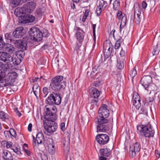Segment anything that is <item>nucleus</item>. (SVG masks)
<instances>
[{
	"label": "nucleus",
	"instance_id": "f257e3e1",
	"mask_svg": "<svg viewBox=\"0 0 160 160\" xmlns=\"http://www.w3.org/2000/svg\"><path fill=\"white\" fill-rule=\"evenodd\" d=\"M98 115L94 119V122L98 125L97 127V132H105L109 129L108 119L110 115L109 111L108 109L107 105L105 104H102L98 111Z\"/></svg>",
	"mask_w": 160,
	"mask_h": 160
},
{
	"label": "nucleus",
	"instance_id": "f03ea898",
	"mask_svg": "<svg viewBox=\"0 0 160 160\" xmlns=\"http://www.w3.org/2000/svg\"><path fill=\"white\" fill-rule=\"evenodd\" d=\"M63 77L62 76H57L52 78L50 85V88L55 92H58L65 88V82H62Z\"/></svg>",
	"mask_w": 160,
	"mask_h": 160
},
{
	"label": "nucleus",
	"instance_id": "7ed1b4c3",
	"mask_svg": "<svg viewBox=\"0 0 160 160\" xmlns=\"http://www.w3.org/2000/svg\"><path fill=\"white\" fill-rule=\"evenodd\" d=\"M44 111L43 116L45 119L44 121H48L56 119V114L57 109L56 106L46 105L44 109Z\"/></svg>",
	"mask_w": 160,
	"mask_h": 160
},
{
	"label": "nucleus",
	"instance_id": "20e7f679",
	"mask_svg": "<svg viewBox=\"0 0 160 160\" xmlns=\"http://www.w3.org/2000/svg\"><path fill=\"white\" fill-rule=\"evenodd\" d=\"M138 133L145 137H153L154 134V131L152 129L151 124L138 125L137 126Z\"/></svg>",
	"mask_w": 160,
	"mask_h": 160
},
{
	"label": "nucleus",
	"instance_id": "39448f33",
	"mask_svg": "<svg viewBox=\"0 0 160 160\" xmlns=\"http://www.w3.org/2000/svg\"><path fill=\"white\" fill-rule=\"evenodd\" d=\"M61 94L53 92L47 98L45 102L47 105L54 106V105H60L61 103Z\"/></svg>",
	"mask_w": 160,
	"mask_h": 160
},
{
	"label": "nucleus",
	"instance_id": "423d86ee",
	"mask_svg": "<svg viewBox=\"0 0 160 160\" xmlns=\"http://www.w3.org/2000/svg\"><path fill=\"white\" fill-rule=\"evenodd\" d=\"M55 120L43 122L44 128L50 135L55 131L58 128L57 123L55 122Z\"/></svg>",
	"mask_w": 160,
	"mask_h": 160
},
{
	"label": "nucleus",
	"instance_id": "0eeeda50",
	"mask_svg": "<svg viewBox=\"0 0 160 160\" xmlns=\"http://www.w3.org/2000/svg\"><path fill=\"white\" fill-rule=\"evenodd\" d=\"M31 39L36 42L41 41V31L38 28L33 27L31 28L29 32Z\"/></svg>",
	"mask_w": 160,
	"mask_h": 160
},
{
	"label": "nucleus",
	"instance_id": "6e6552de",
	"mask_svg": "<svg viewBox=\"0 0 160 160\" xmlns=\"http://www.w3.org/2000/svg\"><path fill=\"white\" fill-rule=\"evenodd\" d=\"M12 57L8 53L5 52H0V60L6 62L7 64L5 65L6 69L12 67V65L11 63L8 64L12 62Z\"/></svg>",
	"mask_w": 160,
	"mask_h": 160
},
{
	"label": "nucleus",
	"instance_id": "1a4fd4ad",
	"mask_svg": "<svg viewBox=\"0 0 160 160\" xmlns=\"http://www.w3.org/2000/svg\"><path fill=\"white\" fill-rule=\"evenodd\" d=\"M97 7L95 12L97 16H99L103 11L108 6L107 1L103 0H98L97 2Z\"/></svg>",
	"mask_w": 160,
	"mask_h": 160
},
{
	"label": "nucleus",
	"instance_id": "9d476101",
	"mask_svg": "<svg viewBox=\"0 0 160 160\" xmlns=\"http://www.w3.org/2000/svg\"><path fill=\"white\" fill-rule=\"evenodd\" d=\"M12 43L16 48L22 51V53H23V56H24V52L23 51L26 49L27 45V42L22 40H13Z\"/></svg>",
	"mask_w": 160,
	"mask_h": 160
},
{
	"label": "nucleus",
	"instance_id": "9b49d317",
	"mask_svg": "<svg viewBox=\"0 0 160 160\" xmlns=\"http://www.w3.org/2000/svg\"><path fill=\"white\" fill-rule=\"evenodd\" d=\"M141 145L139 142H136L130 147L129 156L131 158H133L136 155V153H138L140 150Z\"/></svg>",
	"mask_w": 160,
	"mask_h": 160
},
{
	"label": "nucleus",
	"instance_id": "f8f14e48",
	"mask_svg": "<svg viewBox=\"0 0 160 160\" xmlns=\"http://www.w3.org/2000/svg\"><path fill=\"white\" fill-rule=\"evenodd\" d=\"M97 142L100 145H104L107 143L109 140V136L106 134H98L96 137Z\"/></svg>",
	"mask_w": 160,
	"mask_h": 160
},
{
	"label": "nucleus",
	"instance_id": "ddd939ff",
	"mask_svg": "<svg viewBox=\"0 0 160 160\" xmlns=\"http://www.w3.org/2000/svg\"><path fill=\"white\" fill-rule=\"evenodd\" d=\"M152 82V78L151 76L150 75H146L142 78L140 81V83L146 90H148L147 88Z\"/></svg>",
	"mask_w": 160,
	"mask_h": 160
},
{
	"label": "nucleus",
	"instance_id": "4468645a",
	"mask_svg": "<svg viewBox=\"0 0 160 160\" xmlns=\"http://www.w3.org/2000/svg\"><path fill=\"white\" fill-rule=\"evenodd\" d=\"M36 3L34 2H30L23 5V7L27 13H32L35 9L36 7Z\"/></svg>",
	"mask_w": 160,
	"mask_h": 160
},
{
	"label": "nucleus",
	"instance_id": "2eb2a0df",
	"mask_svg": "<svg viewBox=\"0 0 160 160\" xmlns=\"http://www.w3.org/2000/svg\"><path fill=\"white\" fill-rule=\"evenodd\" d=\"M14 13L17 17L21 18V21L23 17H25V15L27 14L23 6L21 8L18 7L16 8L14 11Z\"/></svg>",
	"mask_w": 160,
	"mask_h": 160
},
{
	"label": "nucleus",
	"instance_id": "dca6fc26",
	"mask_svg": "<svg viewBox=\"0 0 160 160\" xmlns=\"http://www.w3.org/2000/svg\"><path fill=\"white\" fill-rule=\"evenodd\" d=\"M24 28L22 27L17 28L12 33L13 36L16 38H21L25 34Z\"/></svg>",
	"mask_w": 160,
	"mask_h": 160
},
{
	"label": "nucleus",
	"instance_id": "f3484780",
	"mask_svg": "<svg viewBox=\"0 0 160 160\" xmlns=\"http://www.w3.org/2000/svg\"><path fill=\"white\" fill-rule=\"evenodd\" d=\"M140 97L138 94L133 95L132 97L133 105L137 109H139L141 106Z\"/></svg>",
	"mask_w": 160,
	"mask_h": 160
},
{
	"label": "nucleus",
	"instance_id": "a211bd4d",
	"mask_svg": "<svg viewBox=\"0 0 160 160\" xmlns=\"http://www.w3.org/2000/svg\"><path fill=\"white\" fill-rule=\"evenodd\" d=\"M33 143L35 145L37 143L38 144L42 143L44 141V137L43 134L41 132L38 133L36 135V138L33 136Z\"/></svg>",
	"mask_w": 160,
	"mask_h": 160
},
{
	"label": "nucleus",
	"instance_id": "6ab92c4d",
	"mask_svg": "<svg viewBox=\"0 0 160 160\" xmlns=\"http://www.w3.org/2000/svg\"><path fill=\"white\" fill-rule=\"evenodd\" d=\"M35 19V17L32 15L27 14L25 15V17L21 21V22L23 23H27L33 22Z\"/></svg>",
	"mask_w": 160,
	"mask_h": 160
},
{
	"label": "nucleus",
	"instance_id": "aec40b11",
	"mask_svg": "<svg viewBox=\"0 0 160 160\" xmlns=\"http://www.w3.org/2000/svg\"><path fill=\"white\" fill-rule=\"evenodd\" d=\"M70 138L68 139L67 141H65L63 143V154L65 157H67L68 155L70 149Z\"/></svg>",
	"mask_w": 160,
	"mask_h": 160
},
{
	"label": "nucleus",
	"instance_id": "412c9836",
	"mask_svg": "<svg viewBox=\"0 0 160 160\" xmlns=\"http://www.w3.org/2000/svg\"><path fill=\"white\" fill-rule=\"evenodd\" d=\"M2 156L3 160H13V157L12 154L7 150H3Z\"/></svg>",
	"mask_w": 160,
	"mask_h": 160
},
{
	"label": "nucleus",
	"instance_id": "4be33fe9",
	"mask_svg": "<svg viewBox=\"0 0 160 160\" xmlns=\"http://www.w3.org/2000/svg\"><path fill=\"white\" fill-rule=\"evenodd\" d=\"M23 56H24L21 55V54H17L14 58H13L12 57V62L15 65H18L21 63L23 58Z\"/></svg>",
	"mask_w": 160,
	"mask_h": 160
},
{
	"label": "nucleus",
	"instance_id": "5701e85b",
	"mask_svg": "<svg viewBox=\"0 0 160 160\" xmlns=\"http://www.w3.org/2000/svg\"><path fill=\"white\" fill-rule=\"evenodd\" d=\"M15 49L13 45L8 43H5L2 48V49H4L5 51L8 52L9 54L13 53Z\"/></svg>",
	"mask_w": 160,
	"mask_h": 160
},
{
	"label": "nucleus",
	"instance_id": "b1692460",
	"mask_svg": "<svg viewBox=\"0 0 160 160\" xmlns=\"http://www.w3.org/2000/svg\"><path fill=\"white\" fill-rule=\"evenodd\" d=\"M99 153L101 156L108 157L111 155L112 152L110 149L106 148L100 149Z\"/></svg>",
	"mask_w": 160,
	"mask_h": 160
},
{
	"label": "nucleus",
	"instance_id": "393cba45",
	"mask_svg": "<svg viewBox=\"0 0 160 160\" xmlns=\"http://www.w3.org/2000/svg\"><path fill=\"white\" fill-rule=\"evenodd\" d=\"M141 13V11L140 10H138V13L136 10H135L133 21L137 24H139L141 22V18H140Z\"/></svg>",
	"mask_w": 160,
	"mask_h": 160
},
{
	"label": "nucleus",
	"instance_id": "a878e982",
	"mask_svg": "<svg viewBox=\"0 0 160 160\" xmlns=\"http://www.w3.org/2000/svg\"><path fill=\"white\" fill-rule=\"evenodd\" d=\"M11 150H12L15 153L19 156L22 154L21 151L20 147L17 143H15L13 145L12 148Z\"/></svg>",
	"mask_w": 160,
	"mask_h": 160
},
{
	"label": "nucleus",
	"instance_id": "bb28decb",
	"mask_svg": "<svg viewBox=\"0 0 160 160\" xmlns=\"http://www.w3.org/2000/svg\"><path fill=\"white\" fill-rule=\"evenodd\" d=\"M10 118L8 114L2 110H0V119L2 121L5 122Z\"/></svg>",
	"mask_w": 160,
	"mask_h": 160
},
{
	"label": "nucleus",
	"instance_id": "cd10ccee",
	"mask_svg": "<svg viewBox=\"0 0 160 160\" xmlns=\"http://www.w3.org/2000/svg\"><path fill=\"white\" fill-rule=\"evenodd\" d=\"M84 33L82 32H76L75 36L78 42L82 43L84 37Z\"/></svg>",
	"mask_w": 160,
	"mask_h": 160
},
{
	"label": "nucleus",
	"instance_id": "c85d7f7f",
	"mask_svg": "<svg viewBox=\"0 0 160 160\" xmlns=\"http://www.w3.org/2000/svg\"><path fill=\"white\" fill-rule=\"evenodd\" d=\"M92 97L94 98H98L100 94V92L97 89L92 87L91 88Z\"/></svg>",
	"mask_w": 160,
	"mask_h": 160
},
{
	"label": "nucleus",
	"instance_id": "c756f323",
	"mask_svg": "<svg viewBox=\"0 0 160 160\" xmlns=\"http://www.w3.org/2000/svg\"><path fill=\"white\" fill-rule=\"evenodd\" d=\"M23 149L24 153L27 156L31 157L32 155V152L28 149V145L27 144L24 143L23 147Z\"/></svg>",
	"mask_w": 160,
	"mask_h": 160
},
{
	"label": "nucleus",
	"instance_id": "7c9ffc66",
	"mask_svg": "<svg viewBox=\"0 0 160 160\" xmlns=\"http://www.w3.org/2000/svg\"><path fill=\"white\" fill-rule=\"evenodd\" d=\"M8 75L12 81V83H13L15 82L16 79L17 77L18 74L16 72H13L8 73Z\"/></svg>",
	"mask_w": 160,
	"mask_h": 160
},
{
	"label": "nucleus",
	"instance_id": "2f4dec72",
	"mask_svg": "<svg viewBox=\"0 0 160 160\" xmlns=\"http://www.w3.org/2000/svg\"><path fill=\"white\" fill-rule=\"evenodd\" d=\"M3 83H4V87L10 86L11 85L12 81L8 75L6 76L4 79Z\"/></svg>",
	"mask_w": 160,
	"mask_h": 160
},
{
	"label": "nucleus",
	"instance_id": "473e14b6",
	"mask_svg": "<svg viewBox=\"0 0 160 160\" xmlns=\"http://www.w3.org/2000/svg\"><path fill=\"white\" fill-rule=\"evenodd\" d=\"M113 9L115 11L118 10L120 8L119 0H115L113 3Z\"/></svg>",
	"mask_w": 160,
	"mask_h": 160
},
{
	"label": "nucleus",
	"instance_id": "72a5a7b5",
	"mask_svg": "<svg viewBox=\"0 0 160 160\" xmlns=\"http://www.w3.org/2000/svg\"><path fill=\"white\" fill-rule=\"evenodd\" d=\"M124 60H121V59L119 58L117 59V68L120 70L122 69L124 67L123 61Z\"/></svg>",
	"mask_w": 160,
	"mask_h": 160
},
{
	"label": "nucleus",
	"instance_id": "f704fd0d",
	"mask_svg": "<svg viewBox=\"0 0 160 160\" xmlns=\"http://www.w3.org/2000/svg\"><path fill=\"white\" fill-rule=\"evenodd\" d=\"M137 74V72L136 70V67H135L131 70L130 72V76L132 82H133L134 78L136 75Z\"/></svg>",
	"mask_w": 160,
	"mask_h": 160
},
{
	"label": "nucleus",
	"instance_id": "c9c22d12",
	"mask_svg": "<svg viewBox=\"0 0 160 160\" xmlns=\"http://www.w3.org/2000/svg\"><path fill=\"white\" fill-rule=\"evenodd\" d=\"M127 17H124L121 20L120 26V30L121 32L122 29L126 25Z\"/></svg>",
	"mask_w": 160,
	"mask_h": 160
},
{
	"label": "nucleus",
	"instance_id": "e433bc0d",
	"mask_svg": "<svg viewBox=\"0 0 160 160\" xmlns=\"http://www.w3.org/2000/svg\"><path fill=\"white\" fill-rule=\"evenodd\" d=\"M98 68V67L96 66H95L92 68L90 74L91 78H96V75L98 73V72H97Z\"/></svg>",
	"mask_w": 160,
	"mask_h": 160
},
{
	"label": "nucleus",
	"instance_id": "4c0bfd02",
	"mask_svg": "<svg viewBox=\"0 0 160 160\" xmlns=\"http://www.w3.org/2000/svg\"><path fill=\"white\" fill-rule=\"evenodd\" d=\"M11 4L12 5L13 7H16L19 6L21 1V0H9Z\"/></svg>",
	"mask_w": 160,
	"mask_h": 160
},
{
	"label": "nucleus",
	"instance_id": "58836bf2",
	"mask_svg": "<svg viewBox=\"0 0 160 160\" xmlns=\"http://www.w3.org/2000/svg\"><path fill=\"white\" fill-rule=\"evenodd\" d=\"M112 48H111L109 49H107L105 50H103L105 56L107 58H108L112 53Z\"/></svg>",
	"mask_w": 160,
	"mask_h": 160
},
{
	"label": "nucleus",
	"instance_id": "ea45409f",
	"mask_svg": "<svg viewBox=\"0 0 160 160\" xmlns=\"http://www.w3.org/2000/svg\"><path fill=\"white\" fill-rule=\"evenodd\" d=\"M112 48V45L110 41H106L103 44V50L106 49H109L110 48Z\"/></svg>",
	"mask_w": 160,
	"mask_h": 160
},
{
	"label": "nucleus",
	"instance_id": "a19ab883",
	"mask_svg": "<svg viewBox=\"0 0 160 160\" xmlns=\"http://www.w3.org/2000/svg\"><path fill=\"white\" fill-rule=\"evenodd\" d=\"M49 34L48 33V31L45 29H43L42 31H41V40H42V38L44 37L47 38L49 36Z\"/></svg>",
	"mask_w": 160,
	"mask_h": 160
},
{
	"label": "nucleus",
	"instance_id": "79ce46f5",
	"mask_svg": "<svg viewBox=\"0 0 160 160\" xmlns=\"http://www.w3.org/2000/svg\"><path fill=\"white\" fill-rule=\"evenodd\" d=\"M2 144L4 145H6L7 148H10L12 149V143L11 142H8L6 141H4L2 142Z\"/></svg>",
	"mask_w": 160,
	"mask_h": 160
},
{
	"label": "nucleus",
	"instance_id": "37998d69",
	"mask_svg": "<svg viewBox=\"0 0 160 160\" xmlns=\"http://www.w3.org/2000/svg\"><path fill=\"white\" fill-rule=\"evenodd\" d=\"M123 41V40L122 39V38L120 37V38L116 42L115 45V48L116 49H118L119 48Z\"/></svg>",
	"mask_w": 160,
	"mask_h": 160
},
{
	"label": "nucleus",
	"instance_id": "c03bdc74",
	"mask_svg": "<svg viewBox=\"0 0 160 160\" xmlns=\"http://www.w3.org/2000/svg\"><path fill=\"white\" fill-rule=\"evenodd\" d=\"M159 51L160 48H159L158 45L157 44L153 48V50L152 52L153 55H158L159 53Z\"/></svg>",
	"mask_w": 160,
	"mask_h": 160
},
{
	"label": "nucleus",
	"instance_id": "a18cd8bd",
	"mask_svg": "<svg viewBox=\"0 0 160 160\" xmlns=\"http://www.w3.org/2000/svg\"><path fill=\"white\" fill-rule=\"evenodd\" d=\"M5 73L4 71H0V82L1 83H4V78L6 77Z\"/></svg>",
	"mask_w": 160,
	"mask_h": 160
},
{
	"label": "nucleus",
	"instance_id": "49530a36",
	"mask_svg": "<svg viewBox=\"0 0 160 160\" xmlns=\"http://www.w3.org/2000/svg\"><path fill=\"white\" fill-rule=\"evenodd\" d=\"M9 130L10 133V137L12 138V137H13L16 138L17 137V135L15 130L12 128H10Z\"/></svg>",
	"mask_w": 160,
	"mask_h": 160
},
{
	"label": "nucleus",
	"instance_id": "de8ad7c7",
	"mask_svg": "<svg viewBox=\"0 0 160 160\" xmlns=\"http://www.w3.org/2000/svg\"><path fill=\"white\" fill-rule=\"evenodd\" d=\"M154 98L153 96H150L147 98L145 100V103H149L152 102L154 101Z\"/></svg>",
	"mask_w": 160,
	"mask_h": 160
},
{
	"label": "nucleus",
	"instance_id": "09e8293b",
	"mask_svg": "<svg viewBox=\"0 0 160 160\" xmlns=\"http://www.w3.org/2000/svg\"><path fill=\"white\" fill-rule=\"evenodd\" d=\"M82 43L79 42H76L75 43V47L74 48V50L76 51L77 52L80 50V48L82 45Z\"/></svg>",
	"mask_w": 160,
	"mask_h": 160
},
{
	"label": "nucleus",
	"instance_id": "8fccbe9b",
	"mask_svg": "<svg viewBox=\"0 0 160 160\" xmlns=\"http://www.w3.org/2000/svg\"><path fill=\"white\" fill-rule=\"evenodd\" d=\"M117 16L118 19L119 20H121L124 17H127L126 16H123L122 12L119 10L118 11V12L117 14Z\"/></svg>",
	"mask_w": 160,
	"mask_h": 160
},
{
	"label": "nucleus",
	"instance_id": "3c124183",
	"mask_svg": "<svg viewBox=\"0 0 160 160\" xmlns=\"http://www.w3.org/2000/svg\"><path fill=\"white\" fill-rule=\"evenodd\" d=\"M125 51L123 50L122 49L121 50L120 52V57L119 58L121 59V60H124L125 59Z\"/></svg>",
	"mask_w": 160,
	"mask_h": 160
},
{
	"label": "nucleus",
	"instance_id": "603ef678",
	"mask_svg": "<svg viewBox=\"0 0 160 160\" xmlns=\"http://www.w3.org/2000/svg\"><path fill=\"white\" fill-rule=\"evenodd\" d=\"M5 43L2 37L0 36V51L2 49Z\"/></svg>",
	"mask_w": 160,
	"mask_h": 160
},
{
	"label": "nucleus",
	"instance_id": "864d4df0",
	"mask_svg": "<svg viewBox=\"0 0 160 160\" xmlns=\"http://www.w3.org/2000/svg\"><path fill=\"white\" fill-rule=\"evenodd\" d=\"M4 134L6 138V139L7 140L9 139L10 138V133L9 130V131H5L4 132Z\"/></svg>",
	"mask_w": 160,
	"mask_h": 160
},
{
	"label": "nucleus",
	"instance_id": "5fc2aeb1",
	"mask_svg": "<svg viewBox=\"0 0 160 160\" xmlns=\"http://www.w3.org/2000/svg\"><path fill=\"white\" fill-rule=\"evenodd\" d=\"M5 38L8 40H11L12 39V36L10 33H7L4 35Z\"/></svg>",
	"mask_w": 160,
	"mask_h": 160
},
{
	"label": "nucleus",
	"instance_id": "6e6d98bb",
	"mask_svg": "<svg viewBox=\"0 0 160 160\" xmlns=\"http://www.w3.org/2000/svg\"><path fill=\"white\" fill-rule=\"evenodd\" d=\"M42 91L44 94H45L44 97H46L49 92L48 91V88L46 87H44L43 88Z\"/></svg>",
	"mask_w": 160,
	"mask_h": 160
},
{
	"label": "nucleus",
	"instance_id": "4d7b16f0",
	"mask_svg": "<svg viewBox=\"0 0 160 160\" xmlns=\"http://www.w3.org/2000/svg\"><path fill=\"white\" fill-rule=\"evenodd\" d=\"M32 89L33 90H38V91H40V88L38 84H34L32 87Z\"/></svg>",
	"mask_w": 160,
	"mask_h": 160
},
{
	"label": "nucleus",
	"instance_id": "13d9d810",
	"mask_svg": "<svg viewBox=\"0 0 160 160\" xmlns=\"http://www.w3.org/2000/svg\"><path fill=\"white\" fill-rule=\"evenodd\" d=\"M92 28L93 35L94 38H95V28H96V24H92Z\"/></svg>",
	"mask_w": 160,
	"mask_h": 160
},
{
	"label": "nucleus",
	"instance_id": "bf43d9fd",
	"mask_svg": "<svg viewBox=\"0 0 160 160\" xmlns=\"http://www.w3.org/2000/svg\"><path fill=\"white\" fill-rule=\"evenodd\" d=\"M60 128L62 132H64L65 131L66 128L65 127V124L64 122L61 123L60 125Z\"/></svg>",
	"mask_w": 160,
	"mask_h": 160
},
{
	"label": "nucleus",
	"instance_id": "052dcab7",
	"mask_svg": "<svg viewBox=\"0 0 160 160\" xmlns=\"http://www.w3.org/2000/svg\"><path fill=\"white\" fill-rule=\"evenodd\" d=\"M48 151L51 154H53L55 152V149H54V150L53 149H52V148H50V147H48Z\"/></svg>",
	"mask_w": 160,
	"mask_h": 160
},
{
	"label": "nucleus",
	"instance_id": "680f3d73",
	"mask_svg": "<svg viewBox=\"0 0 160 160\" xmlns=\"http://www.w3.org/2000/svg\"><path fill=\"white\" fill-rule=\"evenodd\" d=\"M101 85V82L100 81H96L94 82V85L96 87H98Z\"/></svg>",
	"mask_w": 160,
	"mask_h": 160
},
{
	"label": "nucleus",
	"instance_id": "e2e57ef3",
	"mask_svg": "<svg viewBox=\"0 0 160 160\" xmlns=\"http://www.w3.org/2000/svg\"><path fill=\"white\" fill-rule=\"evenodd\" d=\"M52 143L49 144L48 145V147H50V148H52V149L54 150V149H55V144L53 142L52 139Z\"/></svg>",
	"mask_w": 160,
	"mask_h": 160
},
{
	"label": "nucleus",
	"instance_id": "0e129e2a",
	"mask_svg": "<svg viewBox=\"0 0 160 160\" xmlns=\"http://www.w3.org/2000/svg\"><path fill=\"white\" fill-rule=\"evenodd\" d=\"M96 99H92L91 100V103L93 104V105H97V102L98 101V98H96Z\"/></svg>",
	"mask_w": 160,
	"mask_h": 160
},
{
	"label": "nucleus",
	"instance_id": "69168bd1",
	"mask_svg": "<svg viewBox=\"0 0 160 160\" xmlns=\"http://www.w3.org/2000/svg\"><path fill=\"white\" fill-rule=\"evenodd\" d=\"M48 45L47 44H45L41 47V49L42 50L47 49L48 48Z\"/></svg>",
	"mask_w": 160,
	"mask_h": 160
},
{
	"label": "nucleus",
	"instance_id": "338daca9",
	"mask_svg": "<svg viewBox=\"0 0 160 160\" xmlns=\"http://www.w3.org/2000/svg\"><path fill=\"white\" fill-rule=\"evenodd\" d=\"M90 12V10L89 9H86L85 10V12H83L84 13V15L85 16H86L87 17H88Z\"/></svg>",
	"mask_w": 160,
	"mask_h": 160
},
{
	"label": "nucleus",
	"instance_id": "774afa93",
	"mask_svg": "<svg viewBox=\"0 0 160 160\" xmlns=\"http://www.w3.org/2000/svg\"><path fill=\"white\" fill-rule=\"evenodd\" d=\"M142 8L144 9H145L147 7V3L146 2L143 1L142 2Z\"/></svg>",
	"mask_w": 160,
	"mask_h": 160
}]
</instances>
